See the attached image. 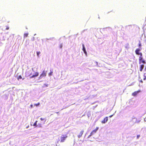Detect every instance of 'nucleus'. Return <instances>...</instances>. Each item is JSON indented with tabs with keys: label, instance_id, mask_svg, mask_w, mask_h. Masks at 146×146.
Here are the masks:
<instances>
[{
	"label": "nucleus",
	"instance_id": "obj_21",
	"mask_svg": "<svg viewBox=\"0 0 146 146\" xmlns=\"http://www.w3.org/2000/svg\"><path fill=\"white\" fill-rule=\"evenodd\" d=\"M113 115H111L110 116H109V117H111L113 116Z\"/></svg>",
	"mask_w": 146,
	"mask_h": 146
},
{
	"label": "nucleus",
	"instance_id": "obj_18",
	"mask_svg": "<svg viewBox=\"0 0 146 146\" xmlns=\"http://www.w3.org/2000/svg\"><path fill=\"white\" fill-rule=\"evenodd\" d=\"M39 104H40V103H38L37 104H35V105L36 106H38V105H39Z\"/></svg>",
	"mask_w": 146,
	"mask_h": 146
},
{
	"label": "nucleus",
	"instance_id": "obj_7",
	"mask_svg": "<svg viewBox=\"0 0 146 146\" xmlns=\"http://www.w3.org/2000/svg\"><path fill=\"white\" fill-rule=\"evenodd\" d=\"M84 132V130H82L80 131L79 135H78V137L79 138L81 137L82 136L83 133Z\"/></svg>",
	"mask_w": 146,
	"mask_h": 146
},
{
	"label": "nucleus",
	"instance_id": "obj_1",
	"mask_svg": "<svg viewBox=\"0 0 146 146\" xmlns=\"http://www.w3.org/2000/svg\"><path fill=\"white\" fill-rule=\"evenodd\" d=\"M141 50V48H137L135 50V53L137 55H139L140 56L139 58V63L141 64V63H145V61L143 60L142 54L141 52L140 51Z\"/></svg>",
	"mask_w": 146,
	"mask_h": 146
},
{
	"label": "nucleus",
	"instance_id": "obj_24",
	"mask_svg": "<svg viewBox=\"0 0 146 146\" xmlns=\"http://www.w3.org/2000/svg\"><path fill=\"white\" fill-rule=\"evenodd\" d=\"M56 113H58V112H56Z\"/></svg>",
	"mask_w": 146,
	"mask_h": 146
},
{
	"label": "nucleus",
	"instance_id": "obj_13",
	"mask_svg": "<svg viewBox=\"0 0 146 146\" xmlns=\"http://www.w3.org/2000/svg\"><path fill=\"white\" fill-rule=\"evenodd\" d=\"M37 55L38 56H39V54H40V52L39 51H38V52H37Z\"/></svg>",
	"mask_w": 146,
	"mask_h": 146
},
{
	"label": "nucleus",
	"instance_id": "obj_12",
	"mask_svg": "<svg viewBox=\"0 0 146 146\" xmlns=\"http://www.w3.org/2000/svg\"><path fill=\"white\" fill-rule=\"evenodd\" d=\"M22 78V76L21 75H20L17 78V79L18 80H19V79H21Z\"/></svg>",
	"mask_w": 146,
	"mask_h": 146
},
{
	"label": "nucleus",
	"instance_id": "obj_19",
	"mask_svg": "<svg viewBox=\"0 0 146 146\" xmlns=\"http://www.w3.org/2000/svg\"><path fill=\"white\" fill-rule=\"evenodd\" d=\"M144 77L146 78V72L144 74Z\"/></svg>",
	"mask_w": 146,
	"mask_h": 146
},
{
	"label": "nucleus",
	"instance_id": "obj_9",
	"mask_svg": "<svg viewBox=\"0 0 146 146\" xmlns=\"http://www.w3.org/2000/svg\"><path fill=\"white\" fill-rule=\"evenodd\" d=\"M38 75V72H35L33 75L31 76V78H33L37 76Z\"/></svg>",
	"mask_w": 146,
	"mask_h": 146
},
{
	"label": "nucleus",
	"instance_id": "obj_11",
	"mask_svg": "<svg viewBox=\"0 0 146 146\" xmlns=\"http://www.w3.org/2000/svg\"><path fill=\"white\" fill-rule=\"evenodd\" d=\"M28 33H25L24 35V37H26L28 36Z\"/></svg>",
	"mask_w": 146,
	"mask_h": 146
},
{
	"label": "nucleus",
	"instance_id": "obj_15",
	"mask_svg": "<svg viewBox=\"0 0 146 146\" xmlns=\"http://www.w3.org/2000/svg\"><path fill=\"white\" fill-rule=\"evenodd\" d=\"M53 72H50L49 74V76H51Z\"/></svg>",
	"mask_w": 146,
	"mask_h": 146
},
{
	"label": "nucleus",
	"instance_id": "obj_23",
	"mask_svg": "<svg viewBox=\"0 0 146 146\" xmlns=\"http://www.w3.org/2000/svg\"><path fill=\"white\" fill-rule=\"evenodd\" d=\"M9 29V27L7 28L6 29Z\"/></svg>",
	"mask_w": 146,
	"mask_h": 146
},
{
	"label": "nucleus",
	"instance_id": "obj_4",
	"mask_svg": "<svg viewBox=\"0 0 146 146\" xmlns=\"http://www.w3.org/2000/svg\"><path fill=\"white\" fill-rule=\"evenodd\" d=\"M141 91L140 90H138L137 91H135L132 94V96H136L137 94Z\"/></svg>",
	"mask_w": 146,
	"mask_h": 146
},
{
	"label": "nucleus",
	"instance_id": "obj_8",
	"mask_svg": "<svg viewBox=\"0 0 146 146\" xmlns=\"http://www.w3.org/2000/svg\"><path fill=\"white\" fill-rule=\"evenodd\" d=\"M143 64H141L140 65L139 67V70L141 72L142 71L143 69L144 66V64L145 63H143Z\"/></svg>",
	"mask_w": 146,
	"mask_h": 146
},
{
	"label": "nucleus",
	"instance_id": "obj_10",
	"mask_svg": "<svg viewBox=\"0 0 146 146\" xmlns=\"http://www.w3.org/2000/svg\"><path fill=\"white\" fill-rule=\"evenodd\" d=\"M82 46H83V51H84V53L86 54H87V52L86 51V49H85V48L84 47V45L83 44H82Z\"/></svg>",
	"mask_w": 146,
	"mask_h": 146
},
{
	"label": "nucleus",
	"instance_id": "obj_3",
	"mask_svg": "<svg viewBox=\"0 0 146 146\" xmlns=\"http://www.w3.org/2000/svg\"><path fill=\"white\" fill-rule=\"evenodd\" d=\"M99 127H97L95 129L93 130L90 133V135L88 136V137H89L91 135L94 134L95 133H96Z\"/></svg>",
	"mask_w": 146,
	"mask_h": 146
},
{
	"label": "nucleus",
	"instance_id": "obj_20",
	"mask_svg": "<svg viewBox=\"0 0 146 146\" xmlns=\"http://www.w3.org/2000/svg\"><path fill=\"white\" fill-rule=\"evenodd\" d=\"M40 119L41 120H42V121H43V120L44 119V118H40Z\"/></svg>",
	"mask_w": 146,
	"mask_h": 146
},
{
	"label": "nucleus",
	"instance_id": "obj_14",
	"mask_svg": "<svg viewBox=\"0 0 146 146\" xmlns=\"http://www.w3.org/2000/svg\"><path fill=\"white\" fill-rule=\"evenodd\" d=\"M37 121H36L34 123V124L33 125H34V126H36V123H37Z\"/></svg>",
	"mask_w": 146,
	"mask_h": 146
},
{
	"label": "nucleus",
	"instance_id": "obj_2",
	"mask_svg": "<svg viewBox=\"0 0 146 146\" xmlns=\"http://www.w3.org/2000/svg\"><path fill=\"white\" fill-rule=\"evenodd\" d=\"M68 136L66 135H62V136L60 137V141L61 142H64L66 139L67 138Z\"/></svg>",
	"mask_w": 146,
	"mask_h": 146
},
{
	"label": "nucleus",
	"instance_id": "obj_16",
	"mask_svg": "<svg viewBox=\"0 0 146 146\" xmlns=\"http://www.w3.org/2000/svg\"><path fill=\"white\" fill-rule=\"evenodd\" d=\"M138 46L139 47H141V43H140L139 44Z\"/></svg>",
	"mask_w": 146,
	"mask_h": 146
},
{
	"label": "nucleus",
	"instance_id": "obj_6",
	"mask_svg": "<svg viewBox=\"0 0 146 146\" xmlns=\"http://www.w3.org/2000/svg\"><path fill=\"white\" fill-rule=\"evenodd\" d=\"M108 120V117H106L104 118V119L101 122L103 123H105Z\"/></svg>",
	"mask_w": 146,
	"mask_h": 146
},
{
	"label": "nucleus",
	"instance_id": "obj_17",
	"mask_svg": "<svg viewBox=\"0 0 146 146\" xmlns=\"http://www.w3.org/2000/svg\"><path fill=\"white\" fill-rule=\"evenodd\" d=\"M140 137V135H137V139H138L139 137Z\"/></svg>",
	"mask_w": 146,
	"mask_h": 146
},
{
	"label": "nucleus",
	"instance_id": "obj_5",
	"mask_svg": "<svg viewBox=\"0 0 146 146\" xmlns=\"http://www.w3.org/2000/svg\"><path fill=\"white\" fill-rule=\"evenodd\" d=\"M46 75V73L44 71H43L42 73L40 74V78H42V77H45Z\"/></svg>",
	"mask_w": 146,
	"mask_h": 146
},
{
	"label": "nucleus",
	"instance_id": "obj_22",
	"mask_svg": "<svg viewBox=\"0 0 146 146\" xmlns=\"http://www.w3.org/2000/svg\"><path fill=\"white\" fill-rule=\"evenodd\" d=\"M31 107H33V105H31Z\"/></svg>",
	"mask_w": 146,
	"mask_h": 146
}]
</instances>
